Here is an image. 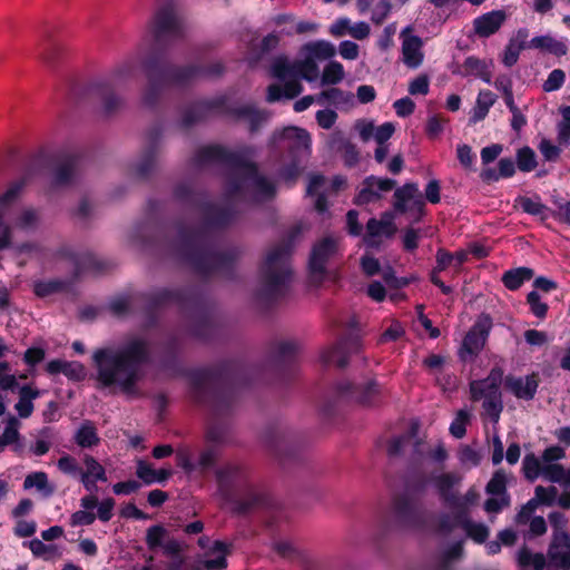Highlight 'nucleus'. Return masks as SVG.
<instances>
[{
    "label": "nucleus",
    "mask_w": 570,
    "mask_h": 570,
    "mask_svg": "<svg viewBox=\"0 0 570 570\" xmlns=\"http://www.w3.org/2000/svg\"><path fill=\"white\" fill-rule=\"evenodd\" d=\"M344 78V67L341 62L332 60L330 61L322 73L323 85H337Z\"/></svg>",
    "instance_id": "43"
},
{
    "label": "nucleus",
    "mask_w": 570,
    "mask_h": 570,
    "mask_svg": "<svg viewBox=\"0 0 570 570\" xmlns=\"http://www.w3.org/2000/svg\"><path fill=\"white\" fill-rule=\"evenodd\" d=\"M508 474L502 470L493 473L491 480L485 487V491L490 495H509L507 491Z\"/></svg>",
    "instance_id": "42"
},
{
    "label": "nucleus",
    "mask_w": 570,
    "mask_h": 570,
    "mask_svg": "<svg viewBox=\"0 0 570 570\" xmlns=\"http://www.w3.org/2000/svg\"><path fill=\"white\" fill-rule=\"evenodd\" d=\"M303 49L306 55L313 57L315 61L331 59L336 53L335 47L325 40L308 42Z\"/></svg>",
    "instance_id": "35"
},
{
    "label": "nucleus",
    "mask_w": 570,
    "mask_h": 570,
    "mask_svg": "<svg viewBox=\"0 0 570 570\" xmlns=\"http://www.w3.org/2000/svg\"><path fill=\"white\" fill-rule=\"evenodd\" d=\"M533 276V269L529 267H518L507 271L502 275V283L508 289L515 291L521 287L524 282L530 281Z\"/></svg>",
    "instance_id": "34"
},
{
    "label": "nucleus",
    "mask_w": 570,
    "mask_h": 570,
    "mask_svg": "<svg viewBox=\"0 0 570 570\" xmlns=\"http://www.w3.org/2000/svg\"><path fill=\"white\" fill-rule=\"evenodd\" d=\"M19 421L16 417H11L2 434L0 435V452H2L6 446L14 444L19 440Z\"/></svg>",
    "instance_id": "47"
},
{
    "label": "nucleus",
    "mask_w": 570,
    "mask_h": 570,
    "mask_svg": "<svg viewBox=\"0 0 570 570\" xmlns=\"http://www.w3.org/2000/svg\"><path fill=\"white\" fill-rule=\"evenodd\" d=\"M444 357L436 354H431L423 361V365L434 376L435 382H440V375L443 374L444 370Z\"/></svg>",
    "instance_id": "60"
},
{
    "label": "nucleus",
    "mask_w": 570,
    "mask_h": 570,
    "mask_svg": "<svg viewBox=\"0 0 570 570\" xmlns=\"http://www.w3.org/2000/svg\"><path fill=\"white\" fill-rule=\"evenodd\" d=\"M566 81V73L562 69H553L547 80L542 85V89L546 92H552L559 90Z\"/></svg>",
    "instance_id": "55"
},
{
    "label": "nucleus",
    "mask_w": 570,
    "mask_h": 570,
    "mask_svg": "<svg viewBox=\"0 0 570 570\" xmlns=\"http://www.w3.org/2000/svg\"><path fill=\"white\" fill-rule=\"evenodd\" d=\"M73 440L81 449H91L99 445L100 438L95 423L85 420L75 432Z\"/></svg>",
    "instance_id": "26"
},
{
    "label": "nucleus",
    "mask_w": 570,
    "mask_h": 570,
    "mask_svg": "<svg viewBox=\"0 0 570 570\" xmlns=\"http://www.w3.org/2000/svg\"><path fill=\"white\" fill-rule=\"evenodd\" d=\"M230 553V544L223 541H215L214 546L207 552L208 558L200 566L205 570H219L227 567L226 557Z\"/></svg>",
    "instance_id": "25"
},
{
    "label": "nucleus",
    "mask_w": 570,
    "mask_h": 570,
    "mask_svg": "<svg viewBox=\"0 0 570 570\" xmlns=\"http://www.w3.org/2000/svg\"><path fill=\"white\" fill-rule=\"evenodd\" d=\"M146 55L155 61L156 69L167 87L186 88L198 78L219 77L225 71L224 65L219 61L207 66L195 63L176 66L168 61V51H147Z\"/></svg>",
    "instance_id": "6"
},
{
    "label": "nucleus",
    "mask_w": 570,
    "mask_h": 570,
    "mask_svg": "<svg viewBox=\"0 0 570 570\" xmlns=\"http://www.w3.org/2000/svg\"><path fill=\"white\" fill-rule=\"evenodd\" d=\"M396 230L393 224V216L391 214H384L382 218H371L366 224V235L364 242L368 246H375L379 244V239L382 237H391Z\"/></svg>",
    "instance_id": "20"
},
{
    "label": "nucleus",
    "mask_w": 570,
    "mask_h": 570,
    "mask_svg": "<svg viewBox=\"0 0 570 570\" xmlns=\"http://www.w3.org/2000/svg\"><path fill=\"white\" fill-rule=\"evenodd\" d=\"M422 39L417 36H409L404 38L402 43V55L404 63L412 69L420 67L423 62V53L421 48Z\"/></svg>",
    "instance_id": "24"
},
{
    "label": "nucleus",
    "mask_w": 570,
    "mask_h": 570,
    "mask_svg": "<svg viewBox=\"0 0 570 570\" xmlns=\"http://www.w3.org/2000/svg\"><path fill=\"white\" fill-rule=\"evenodd\" d=\"M495 102V95L490 90H481L478 95L474 107L471 110L469 121L472 124H476L483 120L488 114L490 108Z\"/></svg>",
    "instance_id": "29"
},
{
    "label": "nucleus",
    "mask_w": 570,
    "mask_h": 570,
    "mask_svg": "<svg viewBox=\"0 0 570 570\" xmlns=\"http://www.w3.org/2000/svg\"><path fill=\"white\" fill-rule=\"evenodd\" d=\"M422 507L417 499L407 494L400 495L394 501V514L397 521L405 527L414 525L420 521Z\"/></svg>",
    "instance_id": "17"
},
{
    "label": "nucleus",
    "mask_w": 570,
    "mask_h": 570,
    "mask_svg": "<svg viewBox=\"0 0 570 570\" xmlns=\"http://www.w3.org/2000/svg\"><path fill=\"white\" fill-rule=\"evenodd\" d=\"M492 327V318L488 314H481L474 325L466 333L461 347V355L465 354L475 356L485 345L488 335Z\"/></svg>",
    "instance_id": "11"
},
{
    "label": "nucleus",
    "mask_w": 570,
    "mask_h": 570,
    "mask_svg": "<svg viewBox=\"0 0 570 570\" xmlns=\"http://www.w3.org/2000/svg\"><path fill=\"white\" fill-rule=\"evenodd\" d=\"M405 334L404 327L397 321H392L390 326L382 333L379 338L380 344L395 342Z\"/></svg>",
    "instance_id": "62"
},
{
    "label": "nucleus",
    "mask_w": 570,
    "mask_h": 570,
    "mask_svg": "<svg viewBox=\"0 0 570 570\" xmlns=\"http://www.w3.org/2000/svg\"><path fill=\"white\" fill-rule=\"evenodd\" d=\"M392 10L391 0H380L372 11L371 20L375 24H382Z\"/></svg>",
    "instance_id": "63"
},
{
    "label": "nucleus",
    "mask_w": 570,
    "mask_h": 570,
    "mask_svg": "<svg viewBox=\"0 0 570 570\" xmlns=\"http://www.w3.org/2000/svg\"><path fill=\"white\" fill-rule=\"evenodd\" d=\"M542 476L550 482L560 483L563 487H570L568 483V470L559 463L544 464Z\"/></svg>",
    "instance_id": "40"
},
{
    "label": "nucleus",
    "mask_w": 570,
    "mask_h": 570,
    "mask_svg": "<svg viewBox=\"0 0 570 570\" xmlns=\"http://www.w3.org/2000/svg\"><path fill=\"white\" fill-rule=\"evenodd\" d=\"M19 421L16 417H11L2 434L0 435V452H2L6 446L14 444L19 440Z\"/></svg>",
    "instance_id": "46"
},
{
    "label": "nucleus",
    "mask_w": 570,
    "mask_h": 570,
    "mask_svg": "<svg viewBox=\"0 0 570 570\" xmlns=\"http://www.w3.org/2000/svg\"><path fill=\"white\" fill-rule=\"evenodd\" d=\"M81 463L79 480L86 490L94 492L97 490V482H106L108 480L106 469L92 455L83 454Z\"/></svg>",
    "instance_id": "16"
},
{
    "label": "nucleus",
    "mask_w": 570,
    "mask_h": 570,
    "mask_svg": "<svg viewBox=\"0 0 570 570\" xmlns=\"http://www.w3.org/2000/svg\"><path fill=\"white\" fill-rule=\"evenodd\" d=\"M29 548L35 557L46 561H55L62 556L61 550L56 544H46L39 539L31 540Z\"/></svg>",
    "instance_id": "36"
},
{
    "label": "nucleus",
    "mask_w": 570,
    "mask_h": 570,
    "mask_svg": "<svg viewBox=\"0 0 570 570\" xmlns=\"http://www.w3.org/2000/svg\"><path fill=\"white\" fill-rule=\"evenodd\" d=\"M148 358V343L139 337H132L118 347L100 348L94 354L97 380L105 387L117 386L126 395L135 396Z\"/></svg>",
    "instance_id": "2"
},
{
    "label": "nucleus",
    "mask_w": 570,
    "mask_h": 570,
    "mask_svg": "<svg viewBox=\"0 0 570 570\" xmlns=\"http://www.w3.org/2000/svg\"><path fill=\"white\" fill-rule=\"evenodd\" d=\"M167 534L166 529L163 525H153L147 529L146 544L149 550H155L163 546V540Z\"/></svg>",
    "instance_id": "53"
},
{
    "label": "nucleus",
    "mask_w": 570,
    "mask_h": 570,
    "mask_svg": "<svg viewBox=\"0 0 570 570\" xmlns=\"http://www.w3.org/2000/svg\"><path fill=\"white\" fill-rule=\"evenodd\" d=\"M504 10H492L473 19V31L479 38H489L497 33L505 22Z\"/></svg>",
    "instance_id": "18"
},
{
    "label": "nucleus",
    "mask_w": 570,
    "mask_h": 570,
    "mask_svg": "<svg viewBox=\"0 0 570 570\" xmlns=\"http://www.w3.org/2000/svg\"><path fill=\"white\" fill-rule=\"evenodd\" d=\"M137 476L146 484L166 481L171 472L166 469L155 470L150 463L142 460L137 462Z\"/></svg>",
    "instance_id": "32"
},
{
    "label": "nucleus",
    "mask_w": 570,
    "mask_h": 570,
    "mask_svg": "<svg viewBox=\"0 0 570 570\" xmlns=\"http://www.w3.org/2000/svg\"><path fill=\"white\" fill-rule=\"evenodd\" d=\"M217 458H218V452L216 449H214V448L205 449L199 454V459L196 464L197 471L199 473H205L206 471H208L209 469H212L215 465Z\"/></svg>",
    "instance_id": "54"
},
{
    "label": "nucleus",
    "mask_w": 570,
    "mask_h": 570,
    "mask_svg": "<svg viewBox=\"0 0 570 570\" xmlns=\"http://www.w3.org/2000/svg\"><path fill=\"white\" fill-rule=\"evenodd\" d=\"M344 186L345 179L342 177H335L331 186H327V181L324 176L314 175L309 179V184L307 186V194L311 196H317L315 200V209L320 213H324L327 209L326 194L330 190L332 193H336Z\"/></svg>",
    "instance_id": "14"
},
{
    "label": "nucleus",
    "mask_w": 570,
    "mask_h": 570,
    "mask_svg": "<svg viewBox=\"0 0 570 570\" xmlns=\"http://www.w3.org/2000/svg\"><path fill=\"white\" fill-rule=\"evenodd\" d=\"M528 47L547 51L557 57L566 56L568 52V47L551 36L534 37L529 41Z\"/></svg>",
    "instance_id": "28"
},
{
    "label": "nucleus",
    "mask_w": 570,
    "mask_h": 570,
    "mask_svg": "<svg viewBox=\"0 0 570 570\" xmlns=\"http://www.w3.org/2000/svg\"><path fill=\"white\" fill-rule=\"evenodd\" d=\"M79 174L78 163L75 158H66L58 163L55 173L56 185H67L75 180Z\"/></svg>",
    "instance_id": "31"
},
{
    "label": "nucleus",
    "mask_w": 570,
    "mask_h": 570,
    "mask_svg": "<svg viewBox=\"0 0 570 570\" xmlns=\"http://www.w3.org/2000/svg\"><path fill=\"white\" fill-rule=\"evenodd\" d=\"M132 73V67L124 63L108 76L97 77L86 82L72 85L67 92L68 104L94 122H107L117 118L125 109L127 100L117 86Z\"/></svg>",
    "instance_id": "1"
},
{
    "label": "nucleus",
    "mask_w": 570,
    "mask_h": 570,
    "mask_svg": "<svg viewBox=\"0 0 570 570\" xmlns=\"http://www.w3.org/2000/svg\"><path fill=\"white\" fill-rule=\"evenodd\" d=\"M40 395L39 390L24 385L19 390V401L14 405L20 417H29L33 412L32 401Z\"/></svg>",
    "instance_id": "33"
},
{
    "label": "nucleus",
    "mask_w": 570,
    "mask_h": 570,
    "mask_svg": "<svg viewBox=\"0 0 570 570\" xmlns=\"http://www.w3.org/2000/svg\"><path fill=\"white\" fill-rule=\"evenodd\" d=\"M169 130V126L161 119L155 120L147 128L146 138L147 142H160L166 131Z\"/></svg>",
    "instance_id": "58"
},
{
    "label": "nucleus",
    "mask_w": 570,
    "mask_h": 570,
    "mask_svg": "<svg viewBox=\"0 0 570 570\" xmlns=\"http://www.w3.org/2000/svg\"><path fill=\"white\" fill-rule=\"evenodd\" d=\"M225 264V257L220 254H205L195 262L196 268L203 273L220 268Z\"/></svg>",
    "instance_id": "45"
},
{
    "label": "nucleus",
    "mask_w": 570,
    "mask_h": 570,
    "mask_svg": "<svg viewBox=\"0 0 570 570\" xmlns=\"http://www.w3.org/2000/svg\"><path fill=\"white\" fill-rule=\"evenodd\" d=\"M502 377L503 371L500 367H493L485 379L472 381L470 383L471 400L480 401L501 394L500 384Z\"/></svg>",
    "instance_id": "15"
},
{
    "label": "nucleus",
    "mask_w": 570,
    "mask_h": 570,
    "mask_svg": "<svg viewBox=\"0 0 570 570\" xmlns=\"http://www.w3.org/2000/svg\"><path fill=\"white\" fill-rule=\"evenodd\" d=\"M462 69L463 71L461 75L463 77L474 76L483 80L485 83H491V72L489 71L488 65L484 60L475 56H469L465 58Z\"/></svg>",
    "instance_id": "30"
},
{
    "label": "nucleus",
    "mask_w": 570,
    "mask_h": 570,
    "mask_svg": "<svg viewBox=\"0 0 570 570\" xmlns=\"http://www.w3.org/2000/svg\"><path fill=\"white\" fill-rule=\"evenodd\" d=\"M544 463L534 453H528L522 461V471L524 478L529 481H534L542 476Z\"/></svg>",
    "instance_id": "38"
},
{
    "label": "nucleus",
    "mask_w": 570,
    "mask_h": 570,
    "mask_svg": "<svg viewBox=\"0 0 570 570\" xmlns=\"http://www.w3.org/2000/svg\"><path fill=\"white\" fill-rule=\"evenodd\" d=\"M482 406H483L484 413L493 422H498L499 417H500V414L502 412V409H503L502 400H501V394L483 399Z\"/></svg>",
    "instance_id": "50"
},
{
    "label": "nucleus",
    "mask_w": 570,
    "mask_h": 570,
    "mask_svg": "<svg viewBox=\"0 0 570 570\" xmlns=\"http://www.w3.org/2000/svg\"><path fill=\"white\" fill-rule=\"evenodd\" d=\"M347 347L351 348L353 352H357L361 348V343L358 340H352L350 342H338L337 344L325 348L321 353L322 362L326 365L344 367L347 364Z\"/></svg>",
    "instance_id": "21"
},
{
    "label": "nucleus",
    "mask_w": 570,
    "mask_h": 570,
    "mask_svg": "<svg viewBox=\"0 0 570 570\" xmlns=\"http://www.w3.org/2000/svg\"><path fill=\"white\" fill-rule=\"evenodd\" d=\"M57 466L63 474L79 478V470L81 466L79 465L78 461L70 454L62 455L58 460Z\"/></svg>",
    "instance_id": "56"
},
{
    "label": "nucleus",
    "mask_w": 570,
    "mask_h": 570,
    "mask_svg": "<svg viewBox=\"0 0 570 570\" xmlns=\"http://www.w3.org/2000/svg\"><path fill=\"white\" fill-rule=\"evenodd\" d=\"M510 503V495H493L484 502V509L488 513H498L508 508Z\"/></svg>",
    "instance_id": "64"
},
{
    "label": "nucleus",
    "mask_w": 570,
    "mask_h": 570,
    "mask_svg": "<svg viewBox=\"0 0 570 570\" xmlns=\"http://www.w3.org/2000/svg\"><path fill=\"white\" fill-rule=\"evenodd\" d=\"M271 71L279 80L295 78V62L289 63L286 57L279 56L273 61Z\"/></svg>",
    "instance_id": "41"
},
{
    "label": "nucleus",
    "mask_w": 570,
    "mask_h": 570,
    "mask_svg": "<svg viewBox=\"0 0 570 570\" xmlns=\"http://www.w3.org/2000/svg\"><path fill=\"white\" fill-rule=\"evenodd\" d=\"M535 502L539 504L552 505L558 498V489L556 487L544 488L542 485H538L534 490Z\"/></svg>",
    "instance_id": "59"
},
{
    "label": "nucleus",
    "mask_w": 570,
    "mask_h": 570,
    "mask_svg": "<svg viewBox=\"0 0 570 570\" xmlns=\"http://www.w3.org/2000/svg\"><path fill=\"white\" fill-rule=\"evenodd\" d=\"M337 250V240L332 237H325L314 245L309 257V275L313 282L320 283L323 279L326 264Z\"/></svg>",
    "instance_id": "10"
},
{
    "label": "nucleus",
    "mask_w": 570,
    "mask_h": 570,
    "mask_svg": "<svg viewBox=\"0 0 570 570\" xmlns=\"http://www.w3.org/2000/svg\"><path fill=\"white\" fill-rule=\"evenodd\" d=\"M462 478L456 473H442L434 479L435 487L441 498L451 508L452 504L459 503V493L455 487L460 484Z\"/></svg>",
    "instance_id": "23"
},
{
    "label": "nucleus",
    "mask_w": 570,
    "mask_h": 570,
    "mask_svg": "<svg viewBox=\"0 0 570 570\" xmlns=\"http://www.w3.org/2000/svg\"><path fill=\"white\" fill-rule=\"evenodd\" d=\"M268 142H311V135L304 128L288 126L282 130H275Z\"/></svg>",
    "instance_id": "27"
},
{
    "label": "nucleus",
    "mask_w": 570,
    "mask_h": 570,
    "mask_svg": "<svg viewBox=\"0 0 570 570\" xmlns=\"http://www.w3.org/2000/svg\"><path fill=\"white\" fill-rule=\"evenodd\" d=\"M517 206L520 207L524 213L534 216H543L546 214V206L538 199L530 197H520L517 199Z\"/></svg>",
    "instance_id": "52"
},
{
    "label": "nucleus",
    "mask_w": 570,
    "mask_h": 570,
    "mask_svg": "<svg viewBox=\"0 0 570 570\" xmlns=\"http://www.w3.org/2000/svg\"><path fill=\"white\" fill-rule=\"evenodd\" d=\"M320 73L318 66L313 57L306 55L304 60L295 61V78L314 81Z\"/></svg>",
    "instance_id": "37"
},
{
    "label": "nucleus",
    "mask_w": 570,
    "mask_h": 570,
    "mask_svg": "<svg viewBox=\"0 0 570 570\" xmlns=\"http://www.w3.org/2000/svg\"><path fill=\"white\" fill-rule=\"evenodd\" d=\"M220 99L224 100L220 117L229 122L244 125L249 135L259 132L271 118V112L259 108L255 102L240 104L227 94L220 95Z\"/></svg>",
    "instance_id": "7"
},
{
    "label": "nucleus",
    "mask_w": 570,
    "mask_h": 570,
    "mask_svg": "<svg viewBox=\"0 0 570 570\" xmlns=\"http://www.w3.org/2000/svg\"><path fill=\"white\" fill-rule=\"evenodd\" d=\"M224 100L220 95L214 98H203L193 100L180 109L179 119L174 127L180 131H189L194 127L207 121L213 116H220V108Z\"/></svg>",
    "instance_id": "8"
},
{
    "label": "nucleus",
    "mask_w": 570,
    "mask_h": 570,
    "mask_svg": "<svg viewBox=\"0 0 570 570\" xmlns=\"http://www.w3.org/2000/svg\"><path fill=\"white\" fill-rule=\"evenodd\" d=\"M393 207L400 214H409L419 220L424 214L425 202L419 186L407 183L394 191Z\"/></svg>",
    "instance_id": "9"
},
{
    "label": "nucleus",
    "mask_w": 570,
    "mask_h": 570,
    "mask_svg": "<svg viewBox=\"0 0 570 570\" xmlns=\"http://www.w3.org/2000/svg\"><path fill=\"white\" fill-rule=\"evenodd\" d=\"M200 163L219 161L229 166L235 175L233 196L265 202L275 196V186L257 173L256 166L245 156L226 154L220 145H209L202 153Z\"/></svg>",
    "instance_id": "3"
},
{
    "label": "nucleus",
    "mask_w": 570,
    "mask_h": 570,
    "mask_svg": "<svg viewBox=\"0 0 570 570\" xmlns=\"http://www.w3.org/2000/svg\"><path fill=\"white\" fill-rule=\"evenodd\" d=\"M548 554L550 559L562 569L570 568V535L560 533L552 535Z\"/></svg>",
    "instance_id": "22"
},
{
    "label": "nucleus",
    "mask_w": 570,
    "mask_h": 570,
    "mask_svg": "<svg viewBox=\"0 0 570 570\" xmlns=\"http://www.w3.org/2000/svg\"><path fill=\"white\" fill-rule=\"evenodd\" d=\"M73 128L72 116L69 111H61L51 125V131L56 137H62L71 132Z\"/></svg>",
    "instance_id": "44"
},
{
    "label": "nucleus",
    "mask_w": 570,
    "mask_h": 570,
    "mask_svg": "<svg viewBox=\"0 0 570 570\" xmlns=\"http://www.w3.org/2000/svg\"><path fill=\"white\" fill-rule=\"evenodd\" d=\"M469 412H466L465 410H460L450 425V433L456 439H462L466 433V424L469 423Z\"/></svg>",
    "instance_id": "51"
},
{
    "label": "nucleus",
    "mask_w": 570,
    "mask_h": 570,
    "mask_svg": "<svg viewBox=\"0 0 570 570\" xmlns=\"http://www.w3.org/2000/svg\"><path fill=\"white\" fill-rule=\"evenodd\" d=\"M337 392L341 396L363 405L374 404L380 395L379 385L373 381L363 385H354L350 381H343L337 384Z\"/></svg>",
    "instance_id": "13"
},
{
    "label": "nucleus",
    "mask_w": 570,
    "mask_h": 570,
    "mask_svg": "<svg viewBox=\"0 0 570 570\" xmlns=\"http://www.w3.org/2000/svg\"><path fill=\"white\" fill-rule=\"evenodd\" d=\"M505 387L518 399L532 400L539 386V375L532 373L524 377L507 376Z\"/></svg>",
    "instance_id": "19"
},
{
    "label": "nucleus",
    "mask_w": 570,
    "mask_h": 570,
    "mask_svg": "<svg viewBox=\"0 0 570 570\" xmlns=\"http://www.w3.org/2000/svg\"><path fill=\"white\" fill-rule=\"evenodd\" d=\"M291 249V242L284 240L266 252L258 271L259 292L263 296L273 298L287 288L292 279Z\"/></svg>",
    "instance_id": "5"
},
{
    "label": "nucleus",
    "mask_w": 570,
    "mask_h": 570,
    "mask_svg": "<svg viewBox=\"0 0 570 570\" xmlns=\"http://www.w3.org/2000/svg\"><path fill=\"white\" fill-rule=\"evenodd\" d=\"M517 165L521 171L533 170L538 165L534 151L528 146L520 148L517 155Z\"/></svg>",
    "instance_id": "48"
},
{
    "label": "nucleus",
    "mask_w": 570,
    "mask_h": 570,
    "mask_svg": "<svg viewBox=\"0 0 570 570\" xmlns=\"http://www.w3.org/2000/svg\"><path fill=\"white\" fill-rule=\"evenodd\" d=\"M153 42L147 51H168L187 35L186 17L179 0H161L149 21Z\"/></svg>",
    "instance_id": "4"
},
{
    "label": "nucleus",
    "mask_w": 570,
    "mask_h": 570,
    "mask_svg": "<svg viewBox=\"0 0 570 570\" xmlns=\"http://www.w3.org/2000/svg\"><path fill=\"white\" fill-rule=\"evenodd\" d=\"M463 527L468 535L479 543L484 542L489 537V529L482 523L465 521Z\"/></svg>",
    "instance_id": "57"
},
{
    "label": "nucleus",
    "mask_w": 570,
    "mask_h": 570,
    "mask_svg": "<svg viewBox=\"0 0 570 570\" xmlns=\"http://www.w3.org/2000/svg\"><path fill=\"white\" fill-rule=\"evenodd\" d=\"M353 95L351 92H344L342 89L332 87L330 89L323 90L320 94V100L324 99L330 104L341 105L351 101Z\"/></svg>",
    "instance_id": "49"
},
{
    "label": "nucleus",
    "mask_w": 570,
    "mask_h": 570,
    "mask_svg": "<svg viewBox=\"0 0 570 570\" xmlns=\"http://www.w3.org/2000/svg\"><path fill=\"white\" fill-rule=\"evenodd\" d=\"M140 65L148 81L142 95V104L148 108H156L163 91L168 87L156 69L155 61L150 60L146 53Z\"/></svg>",
    "instance_id": "12"
},
{
    "label": "nucleus",
    "mask_w": 570,
    "mask_h": 570,
    "mask_svg": "<svg viewBox=\"0 0 570 570\" xmlns=\"http://www.w3.org/2000/svg\"><path fill=\"white\" fill-rule=\"evenodd\" d=\"M23 488L26 490L36 488L46 497H49L55 492V488L49 485L48 476L45 472H33L28 474L23 481Z\"/></svg>",
    "instance_id": "39"
},
{
    "label": "nucleus",
    "mask_w": 570,
    "mask_h": 570,
    "mask_svg": "<svg viewBox=\"0 0 570 570\" xmlns=\"http://www.w3.org/2000/svg\"><path fill=\"white\" fill-rule=\"evenodd\" d=\"M459 460L463 465L475 466L481 461L480 453L470 445H462L459 449Z\"/></svg>",
    "instance_id": "61"
}]
</instances>
